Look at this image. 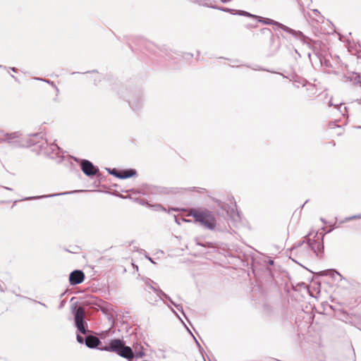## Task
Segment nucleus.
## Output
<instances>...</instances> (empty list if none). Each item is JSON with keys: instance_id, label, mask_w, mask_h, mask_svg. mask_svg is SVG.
I'll list each match as a JSON object with an SVG mask.
<instances>
[{"instance_id": "nucleus-1", "label": "nucleus", "mask_w": 361, "mask_h": 361, "mask_svg": "<svg viewBox=\"0 0 361 361\" xmlns=\"http://www.w3.org/2000/svg\"><path fill=\"white\" fill-rule=\"evenodd\" d=\"M188 216H192L195 222L209 230H214L216 226V220L212 212L207 209H191Z\"/></svg>"}, {"instance_id": "nucleus-2", "label": "nucleus", "mask_w": 361, "mask_h": 361, "mask_svg": "<svg viewBox=\"0 0 361 361\" xmlns=\"http://www.w3.org/2000/svg\"><path fill=\"white\" fill-rule=\"evenodd\" d=\"M99 349L101 350L116 353L119 356L128 360H131L134 357L132 349L129 346H126L123 341L118 338L111 340L109 345Z\"/></svg>"}, {"instance_id": "nucleus-3", "label": "nucleus", "mask_w": 361, "mask_h": 361, "mask_svg": "<svg viewBox=\"0 0 361 361\" xmlns=\"http://www.w3.org/2000/svg\"><path fill=\"white\" fill-rule=\"evenodd\" d=\"M0 142H6L13 147H23V135L20 131L11 133L0 130Z\"/></svg>"}, {"instance_id": "nucleus-4", "label": "nucleus", "mask_w": 361, "mask_h": 361, "mask_svg": "<svg viewBox=\"0 0 361 361\" xmlns=\"http://www.w3.org/2000/svg\"><path fill=\"white\" fill-rule=\"evenodd\" d=\"M73 313L74 314L75 324L78 331L82 334H86L87 329L84 322L85 309L82 307H76L75 306L73 308Z\"/></svg>"}, {"instance_id": "nucleus-5", "label": "nucleus", "mask_w": 361, "mask_h": 361, "mask_svg": "<svg viewBox=\"0 0 361 361\" xmlns=\"http://www.w3.org/2000/svg\"><path fill=\"white\" fill-rule=\"evenodd\" d=\"M73 313L74 314L75 324L78 331L82 334H86L87 329L84 322L85 309L82 307H76L75 306L73 308Z\"/></svg>"}, {"instance_id": "nucleus-6", "label": "nucleus", "mask_w": 361, "mask_h": 361, "mask_svg": "<svg viewBox=\"0 0 361 361\" xmlns=\"http://www.w3.org/2000/svg\"><path fill=\"white\" fill-rule=\"evenodd\" d=\"M81 168L83 173L89 176L95 175L98 169L88 160H83L81 163Z\"/></svg>"}, {"instance_id": "nucleus-7", "label": "nucleus", "mask_w": 361, "mask_h": 361, "mask_svg": "<svg viewBox=\"0 0 361 361\" xmlns=\"http://www.w3.org/2000/svg\"><path fill=\"white\" fill-rule=\"evenodd\" d=\"M85 279L84 273L80 270H75L72 271L69 276V282L71 285H77L81 283Z\"/></svg>"}, {"instance_id": "nucleus-8", "label": "nucleus", "mask_w": 361, "mask_h": 361, "mask_svg": "<svg viewBox=\"0 0 361 361\" xmlns=\"http://www.w3.org/2000/svg\"><path fill=\"white\" fill-rule=\"evenodd\" d=\"M101 343L100 340L94 336H87L85 338V345L90 348H95Z\"/></svg>"}, {"instance_id": "nucleus-9", "label": "nucleus", "mask_w": 361, "mask_h": 361, "mask_svg": "<svg viewBox=\"0 0 361 361\" xmlns=\"http://www.w3.org/2000/svg\"><path fill=\"white\" fill-rule=\"evenodd\" d=\"M238 14L239 15L247 16H249V17H250L252 18L256 19V20H257L258 23H278L276 20H271L269 18H262V17H260V16H255V15H252V14H250V13H247L246 11H238Z\"/></svg>"}, {"instance_id": "nucleus-10", "label": "nucleus", "mask_w": 361, "mask_h": 361, "mask_svg": "<svg viewBox=\"0 0 361 361\" xmlns=\"http://www.w3.org/2000/svg\"><path fill=\"white\" fill-rule=\"evenodd\" d=\"M307 244L317 255L319 252H322L324 249L323 244L320 243L319 242H316L315 240L312 241L310 239H309Z\"/></svg>"}, {"instance_id": "nucleus-11", "label": "nucleus", "mask_w": 361, "mask_h": 361, "mask_svg": "<svg viewBox=\"0 0 361 361\" xmlns=\"http://www.w3.org/2000/svg\"><path fill=\"white\" fill-rule=\"evenodd\" d=\"M136 174V171L135 169H128L119 171V174H116V177L119 178L121 179H125L128 178H130Z\"/></svg>"}, {"instance_id": "nucleus-12", "label": "nucleus", "mask_w": 361, "mask_h": 361, "mask_svg": "<svg viewBox=\"0 0 361 361\" xmlns=\"http://www.w3.org/2000/svg\"><path fill=\"white\" fill-rule=\"evenodd\" d=\"M60 150L59 147L55 144L51 143L49 145V147L45 149V153L50 157H52L54 154H57Z\"/></svg>"}, {"instance_id": "nucleus-13", "label": "nucleus", "mask_w": 361, "mask_h": 361, "mask_svg": "<svg viewBox=\"0 0 361 361\" xmlns=\"http://www.w3.org/2000/svg\"><path fill=\"white\" fill-rule=\"evenodd\" d=\"M151 283H153V281H151V280H149V279H147V280L146 281V284H147V286H148L151 289H152L154 291H155V292L157 293V295H158V296H159V298H161V295H163V296H164L166 298L169 299V297L167 295H166V294H165L163 291H161V290H157V289H156L154 286H152Z\"/></svg>"}, {"instance_id": "nucleus-14", "label": "nucleus", "mask_w": 361, "mask_h": 361, "mask_svg": "<svg viewBox=\"0 0 361 361\" xmlns=\"http://www.w3.org/2000/svg\"><path fill=\"white\" fill-rule=\"evenodd\" d=\"M281 25V28L287 32H290V34H293L295 36H297L298 35H301V32H295V30L288 27L286 25H283V24H279Z\"/></svg>"}, {"instance_id": "nucleus-15", "label": "nucleus", "mask_w": 361, "mask_h": 361, "mask_svg": "<svg viewBox=\"0 0 361 361\" xmlns=\"http://www.w3.org/2000/svg\"><path fill=\"white\" fill-rule=\"evenodd\" d=\"M35 80H41V81H43L44 82H47V84H49L51 85L55 90H56V97L58 96V94H59V88L57 87V86L54 83V82L52 81H50L49 80H46V79H42V78H35Z\"/></svg>"}, {"instance_id": "nucleus-16", "label": "nucleus", "mask_w": 361, "mask_h": 361, "mask_svg": "<svg viewBox=\"0 0 361 361\" xmlns=\"http://www.w3.org/2000/svg\"><path fill=\"white\" fill-rule=\"evenodd\" d=\"M60 194H54V195H42V196H37V197H25L23 200H35V199H41L44 197H51L56 195H59Z\"/></svg>"}, {"instance_id": "nucleus-17", "label": "nucleus", "mask_w": 361, "mask_h": 361, "mask_svg": "<svg viewBox=\"0 0 361 361\" xmlns=\"http://www.w3.org/2000/svg\"><path fill=\"white\" fill-rule=\"evenodd\" d=\"M150 207H152L154 210L155 211H166V209L162 207L161 204H153V205H150L149 204Z\"/></svg>"}, {"instance_id": "nucleus-18", "label": "nucleus", "mask_w": 361, "mask_h": 361, "mask_svg": "<svg viewBox=\"0 0 361 361\" xmlns=\"http://www.w3.org/2000/svg\"><path fill=\"white\" fill-rule=\"evenodd\" d=\"M351 80H353V82L355 84L360 83L361 82V76L360 75L355 73L352 76Z\"/></svg>"}, {"instance_id": "nucleus-19", "label": "nucleus", "mask_w": 361, "mask_h": 361, "mask_svg": "<svg viewBox=\"0 0 361 361\" xmlns=\"http://www.w3.org/2000/svg\"><path fill=\"white\" fill-rule=\"evenodd\" d=\"M355 219H361V214L358 215H354L346 218V221H350Z\"/></svg>"}, {"instance_id": "nucleus-20", "label": "nucleus", "mask_w": 361, "mask_h": 361, "mask_svg": "<svg viewBox=\"0 0 361 361\" xmlns=\"http://www.w3.org/2000/svg\"><path fill=\"white\" fill-rule=\"evenodd\" d=\"M76 338H77V341H78V342L79 343H84L85 340H84V338L82 336H81L78 334Z\"/></svg>"}, {"instance_id": "nucleus-21", "label": "nucleus", "mask_w": 361, "mask_h": 361, "mask_svg": "<svg viewBox=\"0 0 361 361\" xmlns=\"http://www.w3.org/2000/svg\"><path fill=\"white\" fill-rule=\"evenodd\" d=\"M111 174L114 175L116 176V174L118 175L119 171H117L115 169H114L111 172Z\"/></svg>"}, {"instance_id": "nucleus-22", "label": "nucleus", "mask_w": 361, "mask_h": 361, "mask_svg": "<svg viewBox=\"0 0 361 361\" xmlns=\"http://www.w3.org/2000/svg\"><path fill=\"white\" fill-rule=\"evenodd\" d=\"M130 105L132 108H137V106L133 103V102H130Z\"/></svg>"}, {"instance_id": "nucleus-23", "label": "nucleus", "mask_w": 361, "mask_h": 361, "mask_svg": "<svg viewBox=\"0 0 361 361\" xmlns=\"http://www.w3.org/2000/svg\"><path fill=\"white\" fill-rule=\"evenodd\" d=\"M32 136H33V137H42V135H41L40 134H38V133L34 134V135H32Z\"/></svg>"}, {"instance_id": "nucleus-24", "label": "nucleus", "mask_w": 361, "mask_h": 361, "mask_svg": "<svg viewBox=\"0 0 361 361\" xmlns=\"http://www.w3.org/2000/svg\"><path fill=\"white\" fill-rule=\"evenodd\" d=\"M269 264L270 265H273V264H274V260L270 259L269 260Z\"/></svg>"}, {"instance_id": "nucleus-25", "label": "nucleus", "mask_w": 361, "mask_h": 361, "mask_svg": "<svg viewBox=\"0 0 361 361\" xmlns=\"http://www.w3.org/2000/svg\"><path fill=\"white\" fill-rule=\"evenodd\" d=\"M147 259L152 262V263H154V261L152 260V259L149 257H147Z\"/></svg>"}, {"instance_id": "nucleus-26", "label": "nucleus", "mask_w": 361, "mask_h": 361, "mask_svg": "<svg viewBox=\"0 0 361 361\" xmlns=\"http://www.w3.org/2000/svg\"><path fill=\"white\" fill-rule=\"evenodd\" d=\"M334 274H336L337 276L341 277V275L338 272H337V271H335Z\"/></svg>"}, {"instance_id": "nucleus-27", "label": "nucleus", "mask_w": 361, "mask_h": 361, "mask_svg": "<svg viewBox=\"0 0 361 361\" xmlns=\"http://www.w3.org/2000/svg\"><path fill=\"white\" fill-rule=\"evenodd\" d=\"M39 304H40L42 306L46 307V305L43 302H39Z\"/></svg>"}, {"instance_id": "nucleus-28", "label": "nucleus", "mask_w": 361, "mask_h": 361, "mask_svg": "<svg viewBox=\"0 0 361 361\" xmlns=\"http://www.w3.org/2000/svg\"><path fill=\"white\" fill-rule=\"evenodd\" d=\"M11 70L13 71V72H16L17 71V69L16 68H11Z\"/></svg>"}, {"instance_id": "nucleus-29", "label": "nucleus", "mask_w": 361, "mask_h": 361, "mask_svg": "<svg viewBox=\"0 0 361 361\" xmlns=\"http://www.w3.org/2000/svg\"><path fill=\"white\" fill-rule=\"evenodd\" d=\"M329 105H330V106H332V105H334V104H333V103H332L331 102H329ZM334 105H335V106H338V104H334Z\"/></svg>"}, {"instance_id": "nucleus-30", "label": "nucleus", "mask_w": 361, "mask_h": 361, "mask_svg": "<svg viewBox=\"0 0 361 361\" xmlns=\"http://www.w3.org/2000/svg\"><path fill=\"white\" fill-rule=\"evenodd\" d=\"M5 189H6L8 190H12V189L11 188H8V187H5Z\"/></svg>"}, {"instance_id": "nucleus-31", "label": "nucleus", "mask_w": 361, "mask_h": 361, "mask_svg": "<svg viewBox=\"0 0 361 361\" xmlns=\"http://www.w3.org/2000/svg\"><path fill=\"white\" fill-rule=\"evenodd\" d=\"M178 310H180L182 312H183V310L182 309V307L180 308H178V306H176Z\"/></svg>"}, {"instance_id": "nucleus-32", "label": "nucleus", "mask_w": 361, "mask_h": 361, "mask_svg": "<svg viewBox=\"0 0 361 361\" xmlns=\"http://www.w3.org/2000/svg\"><path fill=\"white\" fill-rule=\"evenodd\" d=\"M0 68H3V66L1 65H0ZM4 68H6V67H4Z\"/></svg>"}, {"instance_id": "nucleus-33", "label": "nucleus", "mask_w": 361, "mask_h": 361, "mask_svg": "<svg viewBox=\"0 0 361 361\" xmlns=\"http://www.w3.org/2000/svg\"><path fill=\"white\" fill-rule=\"evenodd\" d=\"M0 290H3L1 285H0Z\"/></svg>"}, {"instance_id": "nucleus-34", "label": "nucleus", "mask_w": 361, "mask_h": 361, "mask_svg": "<svg viewBox=\"0 0 361 361\" xmlns=\"http://www.w3.org/2000/svg\"><path fill=\"white\" fill-rule=\"evenodd\" d=\"M358 128H361V127H360V126H359Z\"/></svg>"}]
</instances>
